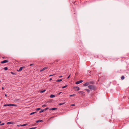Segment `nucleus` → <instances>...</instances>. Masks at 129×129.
Segmentation results:
<instances>
[{"label":"nucleus","mask_w":129,"mask_h":129,"mask_svg":"<svg viewBox=\"0 0 129 129\" xmlns=\"http://www.w3.org/2000/svg\"><path fill=\"white\" fill-rule=\"evenodd\" d=\"M91 83L89 81V89L94 91L96 89V86L94 85H90V83Z\"/></svg>","instance_id":"f257e3e1"},{"label":"nucleus","mask_w":129,"mask_h":129,"mask_svg":"<svg viewBox=\"0 0 129 129\" xmlns=\"http://www.w3.org/2000/svg\"><path fill=\"white\" fill-rule=\"evenodd\" d=\"M83 81L82 80H80L79 81H77L76 82V84H79L83 82Z\"/></svg>","instance_id":"f03ea898"},{"label":"nucleus","mask_w":129,"mask_h":129,"mask_svg":"<svg viewBox=\"0 0 129 129\" xmlns=\"http://www.w3.org/2000/svg\"><path fill=\"white\" fill-rule=\"evenodd\" d=\"M48 68V67H45L43 68L42 69L40 70V72H42V71L44 70H45L47 69Z\"/></svg>","instance_id":"7ed1b4c3"},{"label":"nucleus","mask_w":129,"mask_h":129,"mask_svg":"<svg viewBox=\"0 0 129 129\" xmlns=\"http://www.w3.org/2000/svg\"><path fill=\"white\" fill-rule=\"evenodd\" d=\"M73 88L74 90L77 91H78L80 89L79 88L78 86L75 87Z\"/></svg>","instance_id":"20e7f679"},{"label":"nucleus","mask_w":129,"mask_h":129,"mask_svg":"<svg viewBox=\"0 0 129 129\" xmlns=\"http://www.w3.org/2000/svg\"><path fill=\"white\" fill-rule=\"evenodd\" d=\"M83 85L84 86H88L89 87V82H87L83 84Z\"/></svg>","instance_id":"39448f33"},{"label":"nucleus","mask_w":129,"mask_h":129,"mask_svg":"<svg viewBox=\"0 0 129 129\" xmlns=\"http://www.w3.org/2000/svg\"><path fill=\"white\" fill-rule=\"evenodd\" d=\"M8 62V61L6 60H4L3 61H2L1 62V63H5Z\"/></svg>","instance_id":"423d86ee"},{"label":"nucleus","mask_w":129,"mask_h":129,"mask_svg":"<svg viewBox=\"0 0 129 129\" xmlns=\"http://www.w3.org/2000/svg\"><path fill=\"white\" fill-rule=\"evenodd\" d=\"M24 68V67H21L20 68L19 70H18L17 71H21L22 70V69L23 68Z\"/></svg>","instance_id":"0eeeda50"},{"label":"nucleus","mask_w":129,"mask_h":129,"mask_svg":"<svg viewBox=\"0 0 129 129\" xmlns=\"http://www.w3.org/2000/svg\"><path fill=\"white\" fill-rule=\"evenodd\" d=\"M57 108H51V109H50L49 110H57Z\"/></svg>","instance_id":"6e6552de"},{"label":"nucleus","mask_w":129,"mask_h":129,"mask_svg":"<svg viewBox=\"0 0 129 129\" xmlns=\"http://www.w3.org/2000/svg\"><path fill=\"white\" fill-rule=\"evenodd\" d=\"M27 125V124H24L20 125H18L17 126H26V125Z\"/></svg>","instance_id":"1a4fd4ad"},{"label":"nucleus","mask_w":129,"mask_h":129,"mask_svg":"<svg viewBox=\"0 0 129 129\" xmlns=\"http://www.w3.org/2000/svg\"><path fill=\"white\" fill-rule=\"evenodd\" d=\"M55 96V95H54L52 94L50 95V97L51 98H53Z\"/></svg>","instance_id":"9d476101"},{"label":"nucleus","mask_w":129,"mask_h":129,"mask_svg":"<svg viewBox=\"0 0 129 129\" xmlns=\"http://www.w3.org/2000/svg\"><path fill=\"white\" fill-rule=\"evenodd\" d=\"M43 122V121L42 120H39L37 121H36V122L37 123H38V122Z\"/></svg>","instance_id":"9b49d317"},{"label":"nucleus","mask_w":129,"mask_h":129,"mask_svg":"<svg viewBox=\"0 0 129 129\" xmlns=\"http://www.w3.org/2000/svg\"><path fill=\"white\" fill-rule=\"evenodd\" d=\"M62 79H60L57 80H56V81L57 82H60V81H62Z\"/></svg>","instance_id":"f8f14e48"},{"label":"nucleus","mask_w":129,"mask_h":129,"mask_svg":"<svg viewBox=\"0 0 129 129\" xmlns=\"http://www.w3.org/2000/svg\"><path fill=\"white\" fill-rule=\"evenodd\" d=\"M124 76H122L121 77V78L122 80H123L124 79Z\"/></svg>","instance_id":"ddd939ff"},{"label":"nucleus","mask_w":129,"mask_h":129,"mask_svg":"<svg viewBox=\"0 0 129 129\" xmlns=\"http://www.w3.org/2000/svg\"><path fill=\"white\" fill-rule=\"evenodd\" d=\"M13 123L12 122H9L7 123V124H13Z\"/></svg>","instance_id":"4468645a"},{"label":"nucleus","mask_w":129,"mask_h":129,"mask_svg":"<svg viewBox=\"0 0 129 129\" xmlns=\"http://www.w3.org/2000/svg\"><path fill=\"white\" fill-rule=\"evenodd\" d=\"M46 91V90L45 89H44V90H42V91H40V93H43L45 91Z\"/></svg>","instance_id":"2eb2a0df"},{"label":"nucleus","mask_w":129,"mask_h":129,"mask_svg":"<svg viewBox=\"0 0 129 129\" xmlns=\"http://www.w3.org/2000/svg\"><path fill=\"white\" fill-rule=\"evenodd\" d=\"M44 111V109H42L39 112V113H42V112H43Z\"/></svg>","instance_id":"dca6fc26"},{"label":"nucleus","mask_w":129,"mask_h":129,"mask_svg":"<svg viewBox=\"0 0 129 129\" xmlns=\"http://www.w3.org/2000/svg\"><path fill=\"white\" fill-rule=\"evenodd\" d=\"M8 68L7 67H5L4 68L5 70L6 71L8 70Z\"/></svg>","instance_id":"f3484780"},{"label":"nucleus","mask_w":129,"mask_h":129,"mask_svg":"<svg viewBox=\"0 0 129 129\" xmlns=\"http://www.w3.org/2000/svg\"><path fill=\"white\" fill-rule=\"evenodd\" d=\"M36 113V112H33L31 113L30 114V115H33V114H34L35 113Z\"/></svg>","instance_id":"a211bd4d"},{"label":"nucleus","mask_w":129,"mask_h":129,"mask_svg":"<svg viewBox=\"0 0 129 129\" xmlns=\"http://www.w3.org/2000/svg\"><path fill=\"white\" fill-rule=\"evenodd\" d=\"M67 86H68V85H66L62 87V88H65L67 87Z\"/></svg>","instance_id":"6ab92c4d"},{"label":"nucleus","mask_w":129,"mask_h":129,"mask_svg":"<svg viewBox=\"0 0 129 129\" xmlns=\"http://www.w3.org/2000/svg\"><path fill=\"white\" fill-rule=\"evenodd\" d=\"M65 104L64 103H59V105L60 106V105H63V104Z\"/></svg>","instance_id":"aec40b11"},{"label":"nucleus","mask_w":129,"mask_h":129,"mask_svg":"<svg viewBox=\"0 0 129 129\" xmlns=\"http://www.w3.org/2000/svg\"><path fill=\"white\" fill-rule=\"evenodd\" d=\"M75 95H76L75 94H72V95H70L69 96L70 97H71V96H75Z\"/></svg>","instance_id":"412c9836"},{"label":"nucleus","mask_w":129,"mask_h":129,"mask_svg":"<svg viewBox=\"0 0 129 129\" xmlns=\"http://www.w3.org/2000/svg\"><path fill=\"white\" fill-rule=\"evenodd\" d=\"M41 109L40 108H38L36 109V110L37 111H38Z\"/></svg>","instance_id":"4be33fe9"},{"label":"nucleus","mask_w":129,"mask_h":129,"mask_svg":"<svg viewBox=\"0 0 129 129\" xmlns=\"http://www.w3.org/2000/svg\"><path fill=\"white\" fill-rule=\"evenodd\" d=\"M11 106H13L16 107V106H17V105H15V104H11Z\"/></svg>","instance_id":"5701e85b"},{"label":"nucleus","mask_w":129,"mask_h":129,"mask_svg":"<svg viewBox=\"0 0 129 129\" xmlns=\"http://www.w3.org/2000/svg\"><path fill=\"white\" fill-rule=\"evenodd\" d=\"M48 109V107H47V108H45L44 109V111H45V110L46 111Z\"/></svg>","instance_id":"b1692460"},{"label":"nucleus","mask_w":129,"mask_h":129,"mask_svg":"<svg viewBox=\"0 0 129 129\" xmlns=\"http://www.w3.org/2000/svg\"><path fill=\"white\" fill-rule=\"evenodd\" d=\"M84 89L85 90H86L87 92H89V89Z\"/></svg>","instance_id":"393cba45"},{"label":"nucleus","mask_w":129,"mask_h":129,"mask_svg":"<svg viewBox=\"0 0 129 129\" xmlns=\"http://www.w3.org/2000/svg\"><path fill=\"white\" fill-rule=\"evenodd\" d=\"M8 106H11V104H8Z\"/></svg>","instance_id":"a878e982"},{"label":"nucleus","mask_w":129,"mask_h":129,"mask_svg":"<svg viewBox=\"0 0 129 129\" xmlns=\"http://www.w3.org/2000/svg\"><path fill=\"white\" fill-rule=\"evenodd\" d=\"M5 123H2L1 124H0V125H3Z\"/></svg>","instance_id":"bb28decb"},{"label":"nucleus","mask_w":129,"mask_h":129,"mask_svg":"<svg viewBox=\"0 0 129 129\" xmlns=\"http://www.w3.org/2000/svg\"><path fill=\"white\" fill-rule=\"evenodd\" d=\"M71 75V74H70L69 75V76H68V77H67V79H69V78H70V76Z\"/></svg>","instance_id":"cd10ccee"},{"label":"nucleus","mask_w":129,"mask_h":129,"mask_svg":"<svg viewBox=\"0 0 129 129\" xmlns=\"http://www.w3.org/2000/svg\"><path fill=\"white\" fill-rule=\"evenodd\" d=\"M4 106H8V104H5L4 105Z\"/></svg>","instance_id":"c85d7f7f"},{"label":"nucleus","mask_w":129,"mask_h":129,"mask_svg":"<svg viewBox=\"0 0 129 129\" xmlns=\"http://www.w3.org/2000/svg\"><path fill=\"white\" fill-rule=\"evenodd\" d=\"M34 65V64H30L29 65V66H31L33 65Z\"/></svg>","instance_id":"c756f323"},{"label":"nucleus","mask_w":129,"mask_h":129,"mask_svg":"<svg viewBox=\"0 0 129 129\" xmlns=\"http://www.w3.org/2000/svg\"><path fill=\"white\" fill-rule=\"evenodd\" d=\"M71 106H75V105L74 104H73L71 105Z\"/></svg>","instance_id":"7c9ffc66"},{"label":"nucleus","mask_w":129,"mask_h":129,"mask_svg":"<svg viewBox=\"0 0 129 129\" xmlns=\"http://www.w3.org/2000/svg\"><path fill=\"white\" fill-rule=\"evenodd\" d=\"M36 127H32L30 128V129H33L36 128Z\"/></svg>","instance_id":"2f4dec72"},{"label":"nucleus","mask_w":129,"mask_h":129,"mask_svg":"<svg viewBox=\"0 0 129 129\" xmlns=\"http://www.w3.org/2000/svg\"><path fill=\"white\" fill-rule=\"evenodd\" d=\"M11 74H12L13 75L14 74L13 72H11Z\"/></svg>","instance_id":"473e14b6"},{"label":"nucleus","mask_w":129,"mask_h":129,"mask_svg":"<svg viewBox=\"0 0 129 129\" xmlns=\"http://www.w3.org/2000/svg\"><path fill=\"white\" fill-rule=\"evenodd\" d=\"M61 92H59V93H58V95H59V94H60V93H61Z\"/></svg>","instance_id":"72a5a7b5"},{"label":"nucleus","mask_w":129,"mask_h":129,"mask_svg":"<svg viewBox=\"0 0 129 129\" xmlns=\"http://www.w3.org/2000/svg\"><path fill=\"white\" fill-rule=\"evenodd\" d=\"M53 75H50L49 76V77H50V76H53Z\"/></svg>","instance_id":"f704fd0d"},{"label":"nucleus","mask_w":129,"mask_h":129,"mask_svg":"<svg viewBox=\"0 0 129 129\" xmlns=\"http://www.w3.org/2000/svg\"><path fill=\"white\" fill-rule=\"evenodd\" d=\"M52 80V79L51 78H50L49 79V81H50Z\"/></svg>","instance_id":"c9c22d12"},{"label":"nucleus","mask_w":129,"mask_h":129,"mask_svg":"<svg viewBox=\"0 0 129 129\" xmlns=\"http://www.w3.org/2000/svg\"><path fill=\"white\" fill-rule=\"evenodd\" d=\"M62 77V76H60L59 77V78H61V77Z\"/></svg>","instance_id":"e433bc0d"},{"label":"nucleus","mask_w":129,"mask_h":129,"mask_svg":"<svg viewBox=\"0 0 129 129\" xmlns=\"http://www.w3.org/2000/svg\"><path fill=\"white\" fill-rule=\"evenodd\" d=\"M45 106V105H43V106H42V107H44V106Z\"/></svg>","instance_id":"4c0bfd02"},{"label":"nucleus","mask_w":129,"mask_h":129,"mask_svg":"<svg viewBox=\"0 0 129 129\" xmlns=\"http://www.w3.org/2000/svg\"><path fill=\"white\" fill-rule=\"evenodd\" d=\"M5 96H7V95L6 94H5Z\"/></svg>","instance_id":"58836bf2"},{"label":"nucleus","mask_w":129,"mask_h":129,"mask_svg":"<svg viewBox=\"0 0 129 129\" xmlns=\"http://www.w3.org/2000/svg\"><path fill=\"white\" fill-rule=\"evenodd\" d=\"M2 89L3 90L4 89V88L3 87H2Z\"/></svg>","instance_id":"ea45409f"},{"label":"nucleus","mask_w":129,"mask_h":129,"mask_svg":"<svg viewBox=\"0 0 129 129\" xmlns=\"http://www.w3.org/2000/svg\"><path fill=\"white\" fill-rule=\"evenodd\" d=\"M93 82H92L91 83H93Z\"/></svg>","instance_id":"a19ab883"},{"label":"nucleus","mask_w":129,"mask_h":129,"mask_svg":"<svg viewBox=\"0 0 129 129\" xmlns=\"http://www.w3.org/2000/svg\"><path fill=\"white\" fill-rule=\"evenodd\" d=\"M1 121H0V123H1Z\"/></svg>","instance_id":"79ce46f5"}]
</instances>
